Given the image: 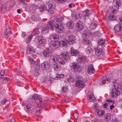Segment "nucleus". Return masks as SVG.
I'll use <instances>...</instances> for the list:
<instances>
[{
  "instance_id": "f257e3e1",
  "label": "nucleus",
  "mask_w": 122,
  "mask_h": 122,
  "mask_svg": "<svg viewBox=\"0 0 122 122\" xmlns=\"http://www.w3.org/2000/svg\"><path fill=\"white\" fill-rule=\"evenodd\" d=\"M122 86L120 81L118 79L115 80L114 85V88L112 89L111 94L112 97H116L118 96V92H120L122 90Z\"/></svg>"
},
{
  "instance_id": "f03ea898",
  "label": "nucleus",
  "mask_w": 122,
  "mask_h": 122,
  "mask_svg": "<svg viewBox=\"0 0 122 122\" xmlns=\"http://www.w3.org/2000/svg\"><path fill=\"white\" fill-rule=\"evenodd\" d=\"M63 20V18L62 17L60 18H56L55 19L56 22L55 23V30L58 33H61L64 32V27L61 24L62 21Z\"/></svg>"
},
{
  "instance_id": "7ed1b4c3",
  "label": "nucleus",
  "mask_w": 122,
  "mask_h": 122,
  "mask_svg": "<svg viewBox=\"0 0 122 122\" xmlns=\"http://www.w3.org/2000/svg\"><path fill=\"white\" fill-rule=\"evenodd\" d=\"M71 69L74 73L80 72V66L79 64L75 62H71L70 64Z\"/></svg>"
},
{
  "instance_id": "20e7f679",
  "label": "nucleus",
  "mask_w": 122,
  "mask_h": 122,
  "mask_svg": "<svg viewBox=\"0 0 122 122\" xmlns=\"http://www.w3.org/2000/svg\"><path fill=\"white\" fill-rule=\"evenodd\" d=\"M66 39L70 44H72L75 43L72 33L69 31H67L66 33Z\"/></svg>"
},
{
  "instance_id": "39448f33",
  "label": "nucleus",
  "mask_w": 122,
  "mask_h": 122,
  "mask_svg": "<svg viewBox=\"0 0 122 122\" xmlns=\"http://www.w3.org/2000/svg\"><path fill=\"white\" fill-rule=\"evenodd\" d=\"M49 9L47 10V13L49 15L52 14L54 13V11L55 9V4L53 2L49 3L48 5Z\"/></svg>"
},
{
  "instance_id": "423d86ee",
  "label": "nucleus",
  "mask_w": 122,
  "mask_h": 122,
  "mask_svg": "<svg viewBox=\"0 0 122 122\" xmlns=\"http://www.w3.org/2000/svg\"><path fill=\"white\" fill-rule=\"evenodd\" d=\"M61 53L59 56L60 59L67 60L69 58V54L66 50L63 49Z\"/></svg>"
},
{
  "instance_id": "0eeeda50",
  "label": "nucleus",
  "mask_w": 122,
  "mask_h": 122,
  "mask_svg": "<svg viewBox=\"0 0 122 122\" xmlns=\"http://www.w3.org/2000/svg\"><path fill=\"white\" fill-rule=\"evenodd\" d=\"M43 56L46 58L50 57L52 55L51 50L48 48H47L42 52Z\"/></svg>"
},
{
  "instance_id": "6e6552de",
  "label": "nucleus",
  "mask_w": 122,
  "mask_h": 122,
  "mask_svg": "<svg viewBox=\"0 0 122 122\" xmlns=\"http://www.w3.org/2000/svg\"><path fill=\"white\" fill-rule=\"evenodd\" d=\"M35 52V51L34 48L30 46V45H28L27 46L26 52L27 56L30 57V55Z\"/></svg>"
},
{
  "instance_id": "1a4fd4ad",
  "label": "nucleus",
  "mask_w": 122,
  "mask_h": 122,
  "mask_svg": "<svg viewBox=\"0 0 122 122\" xmlns=\"http://www.w3.org/2000/svg\"><path fill=\"white\" fill-rule=\"evenodd\" d=\"M37 39V43L39 45L43 46L46 43V40L43 37L38 36Z\"/></svg>"
},
{
  "instance_id": "9d476101",
  "label": "nucleus",
  "mask_w": 122,
  "mask_h": 122,
  "mask_svg": "<svg viewBox=\"0 0 122 122\" xmlns=\"http://www.w3.org/2000/svg\"><path fill=\"white\" fill-rule=\"evenodd\" d=\"M113 5L116 4V8L118 10L119 9L122 10V4L121 2L119 0H114L112 2Z\"/></svg>"
},
{
  "instance_id": "9b49d317",
  "label": "nucleus",
  "mask_w": 122,
  "mask_h": 122,
  "mask_svg": "<svg viewBox=\"0 0 122 122\" xmlns=\"http://www.w3.org/2000/svg\"><path fill=\"white\" fill-rule=\"evenodd\" d=\"M76 85L77 87L81 88L84 87L85 83L82 80H80L79 79L76 82Z\"/></svg>"
},
{
  "instance_id": "f8f14e48",
  "label": "nucleus",
  "mask_w": 122,
  "mask_h": 122,
  "mask_svg": "<svg viewBox=\"0 0 122 122\" xmlns=\"http://www.w3.org/2000/svg\"><path fill=\"white\" fill-rule=\"evenodd\" d=\"M49 45L51 49L54 50L57 49L59 46L58 43L53 41L50 42Z\"/></svg>"
},
{
  "instance_id": "ddd939ff",
  "label": "nucleus",
  "mask_w": 122,
  "mask_h": 122,
  "mask_svg": "<svg viewBox=\"0 0 122 122\" xmlns=\"http://www.w3.org/2000/svg\"><path fill=\"white\" fill-rule=\"evenodd\" d=\"M76 26L77 31H80L83 28L82 22L80 21H78L76 24Z\"/></svg>"
},
{
  "instance_id": "4468645a",
  "label": "nucleus",
  "mask_w": 122,
  "mask_h": 122,
  "mask_svg": "<svg viewBox=\"0 0 122 122\" xmlns=\"http://www.w3.org/2000/svg\"><path fill=\"white\" fill-rule=\"evenodd\" d=\"M86 60V57L85 56L82 55H79L77 59V61L78 62L84 63Z\"/></svg>"
},
{
  "instance_id": "2eb2a0df",
  "label": "nucleus",
  "mask_w": 122,
  "mask_h": 122,
  "mask_svg": "<svg viewBox=\"0 0 122 122\" xmlns=\"http://www.w3.org/2000/svg\"><path fill=\"white\" fill-rule=\"evenodd\" d=\"M50 64L48 61H45L41 65V68L42 70H45L49 68Z\"/></svg>"
},
{
  "instance_id": "dca6fc26",
  "label": "nucleus",
  "mask_w": 122,
  "mask_h": 122,
  "mask_svg": "<svg viewBox=\"0 0 122 122\" xmlns=\"http://www.w3.org/2000/svg\"><path fill=\"white\" fill-rule=\"evenodd\" d=\"M95 70L92 65V64L89 65L87 69V73L90 75L95 72Z\"/></svg>"
},
{
  "instance_id": "f3484780",
  "label": "nucleus",
  "mask_w": 122,
  "mask_h": 122,
  "mask_svg": "<svg viewBox=\"0 0 122 122\" xmlns=\"http://www.w3.org/2000/svg\"><path fill=\"white\" fill-rule=\"evenodd\" d=\"M87 97L88 100L90 102H92L95 100L96 98L92 93L89 92L87 94Z\"/></svg>"
},
{
  "instance_id": "a211bd4d",
  "label": "nucleus",
  "mask_w": 122,
  "mask_h": 122,
  "mask_svg": "<svg viewBox=\"0 0 122 122\" xmlns=\"http://www.w3.org/2000/svg\"><path fill=\"white\" fill-rule=\"evenodd\" d=\"M100 80L103 84H107L108 82H110V79L106 76H103Z\"/></svg>"
},
{
  "instance_id": "6ab92c4d",
  "label": "nucleus",
  "mask_w": 122,
  "mask_h": 122,
  "mask_svg": "<svg viewBox=\"0 0 122 122\" xmlns=\"http://www.w3.org/2000/svg\"><path fill=\"white\" fill-rule=\"evenodd\" d=\"M70 53L72 56H76L79 55V51L76 50H75L72 47H71L70 50Z\"/></svg>"
},
{
  "instance_id": "aec40b11",
  "label": "nucleus",
  "mask_w": 122,
  "mask_h": 122,
  "mask_svg": "<svg viewBox=\"0 0 122 122\" xmlns=\"http://www.w3.org/2000/svg\"><path fill=\"white\" fill-rule=\"evenodd\" d=\"M41 28H35L33 30L32 33L34 35L38 36L41 33Z\"/></svg>"
},
{
  "instance_id": "412c9836",
  "label": "nucleus",
  "mask_w": 122,
  "mask_h": 122,
  "mask_svg": "<svg viewBox=\"0 0 122 122\" xmlns=\"http://www.w3.org/2000/svg\"><path fill=\"white\" fill-rule=\"evenodd\" d=\"M6 29L5 35V37L7 38L11 34V29L9 26H7L6 27Z\"/></svg>"
},
{
  "instance_id": "4be33fe9",
  "label": "nucleus",
  "mask_w": 122,
  "mask_h": 122,
  "mask_svg": "<svg viewBox=\"0 0 122 122\" xmlns=\"http://www.w3.org/2000/svg\"><path fill=\"white\" fill-rule=\"evenodd\" d=\"M41 29V33L43 34H45L48 33L49 31V28L46 25H44Z\"/></svg>"
},
{
  "instance_id": "5701e85b",
  "label": "nucleus",
  "mask_w": 122,
  "mask_h": 122,
  "mask_svg": "<svg viewBox=\"0 0 122 122\" xmlns=\"http://www.w3.org/2000/svg\"><path fill=\"white\" fill-rule=\"evenodd\" d=\"M83 42L85 45H87L88 46H91L92 45L91 42L88 39L86 38H84Z\"/></svg>"
},
{
  "instance_id": "b1692460",
  "label": "nucleus",
  "mask_w": 122,
  "mask_h": 122,
  "mask_svg": "<svg viewBox=\"0 0 122 122\" xmlns=\"http://www.w3.org/2000/svg\"><path fill=\"white\" fill-rule=\"evenodd\" d=\"M36 5H33L30 6L28 10L30 13H34L36 12Z\"/></svg>"
},
{
  "instance_id": "393cba45",
  "label": "nucleus",
  "mask_w": 122,
  "mask_h": 122,
  "mask_svg": "<svg viewBox=\"0 0 122 122\" xmlns=\"http://www.w3.org/2000/svg\"><path fill=\"white\" fill-rule=\"evenodd\" d=\"M32 98L36 100H39V102H41L42 101V99L41 96L36 94H35L33 95V96L32 97Z\"/></svg>"
},
{
  "instance_id": "a878e982",
  "label": "nucleus",
  "mask_w": 122,
  "mask_h": 122,
  "mask_svg": "<svg viewBox=\"0 0 122 122\" xmlns=\"http://www.w3.org/2000/svg\"><path fill=\"white\" fill-rule=\"evenodd\" d=\"M115 5L113 6L110 8V10L111 11L112 13L115 15L117 14L118 12V9L116 8Z\"/></svg>"
},
{
  "instance_id": "bb28decb",
  "label": "nucleus",
  "mask_w": 122,
  "mask_h": 122,
  "mask_svg": "<svg viewBox=\"0 0 122 122\" xmlns=\"http://www.w3.org/2000/svg\"><path fill=\"white\" fill-rule=\"evenodd\" d=\"M92 12L91 10H86L85 11H83L82 13V15L83 17H85L90 15Z\"/></svg>"
},
{
  "instance_id": "cd10ccee",
  "label": "nucleus",
  "mask_w": 122,
  "mask_h": 122,
  "mask_svg": "<svg viewBox=\"0 0 122 122\" xmlns=\"http://www.w3.org/2000/svg\"><path fill=\"white\" fill-rule=\"evenodd\" d=\"M121 25L119 24L116 25L114 27L115 31L118 32L121 31L122 29V27Z\"/></svg>"
},
{
  "instance_id": "c85d7f7f",
  "label": "nucleus",
  "mask_w": 122,
  "mask_h": 122,
  "mask_svg": "<svg viewBox=\"0 0 122 122\" xmlns=\"http://www.w3.org/2000/svg\"><path fill=\"white\" fill-rule=\"evenodd\" d=\"M95 53L97 56L99 55L100 53L102 51L101 49L99 47H97L95 48Z\"/></svg>"
},
{
  "instance_id": "c756f323",
  "label": "nucleus",
  "mask_w": 122,
  "mask_h": 122,
  "mask_svg": "<svg viewBox=\"0 0 122 122\" xmlns=\"http://www.w3.org/2000/svg\"><path fill=\"white\" fill-rule=\"evenodd\" d=\"M49 29H52V28L55 27V25L54 24L52 21H50L47 23V25H46Z\"/></svg>"
},
{
  "instance_id": "7c9ffc66",
  "label": "nucleus",
  "mask_w": 122,
  "mask_h": 122,
  "mask_svg": "<svg viewBox=\"0 0 122 122\" xmlns=\"http://www.w3.org/2000/svg\"><path fill=\"white\" fill-rule=\"evenodd\" d=\"M111 114L110 113H106L104 116V119L106 122H108L110 119Z\"/></svg>"
},
{
  "instance_id": "2f4dec72",
  "label": "nucleus",
  "mask_w": 122,
  "mask_h": 122,
  "mask_svg": "<svg viewBox=\"0 0 122 122\" xmlns=\"http://www.w3.org/2000/svg\"><path fill=\"white\" fill-rule=\"evenodd\" d=\"M31 104L29 102H27L25 105V109L26 111H29L30 110Z\"/></svg>"
},
{
  "instance_id": "473e14b6",
  "label": "nucleus",
  "mask_w": 122,
  "mask_h": 122,
  "mask_svg": "<svg viewBox=\"0 0 122 122\" xmlns=\"http://www.w3.org/2000/svg\"><path fill=\"white\" fill-rule=\"evenodd\" d=\"M50 58L52 60L53 62H54L55 63H57L58 61V58L57 57L53 56L52 55Z\"/></svg>"
},
{
  "instance_id": "72a5a7b5",
  "label": "nucleus",
  "mask_w": 122,
  "mask_h": 122,
  "mask_svg": "<svg viewBox=\"0 0 122 122\" xmlns=\"http://www.w3.org/2000/svg\"><path fill=\"white\" fill-rule=\"evenodd\" d=\"M66 25L70 29H72L73 28L74 24L72 21L70 20V21L68 22Z\"/></svg>"
},
{
  "instance_id": "f704fd0d",
  "label": "nucleus",
  "mask_w": 122,
  "mask_h": 122,
  "mask_svg": "<svg viewBox=\"0 0 122 122\" xmlns=\"http://www.w3.org/2000/svg\"><path fill=\"white\" fill-rule=\"evenodd\" d=\"M40 11L41 12L44 11H47V7L45 5H41L39 8Z\"/></svg>"
},
{
  "instance_id": "c9c22d12",
  "label": "nucleus",
  "mask_w": 122,
  "mask_h": 122,
  "mask_svg": "<svg viewBox=\"0 0 122 122\" xmlns=\"http://www.w3.org/2000/svg\"><path fill=\"white\" fill-rule=\"evenodd\" d=\"M105 40L101 39H99L98 41V45L100 46H102L105 44Z\"/></svg>"
},
{
  "instance_id": "e433bc0d",
  "label": "nucleus",
  "mask_w": 122,
  "mask_h": 122,
  "mask_svg": "<svg viewBox=\"0 0 122 122\" xmlns=\"http://www.w3.org/2000/svg\"><path fill=\"white\" fill-rule=\"evenodd\" d=\"M98 58L100 59H103L105 57V52L104 51H102L101 53H100L99 55L97 56Z\"/></svg>"
},
{
  "instance_id": "4c0bfd02",
  "label": "nucleus",
  "mask_w": 122,
  "mask_h": 122,
  "mask_svg": "<svg viewBox=\"0 0 122 122\" xmlns=\"http://www.w3.org/2000/svg\"><path fill=\"white\" fill-rule=\"evenodd\" d=\"M60 43H62V46H67V44L69 43L67 40L63 41H60Z\"/></svg>"
},
{
  "instance_id": "58836bf2",
  "label": "nucleus",
  "mask_w": 122,
  "mask_h": 122,
  "mask_svg": "<svg viewBox=\"0 0 122 122\" xmlns=\"http://www.w3.org/2000/svg\"><path fill=\"white\" fill-rule=\"evenodd\" d=\"M97 24L95 23H92L90 26V28L91 30L95 29L97 27Z\"/></svg>"
},
{
  "instance_id": "ea45409f",
  "label": "nucleus",
  "mask_w": 122,
  "mask_h": 122,
  "mask_svg": "<svg viewBox=\"0 0 122 122\" xmlns=\"http://www.w3.org/2000/svg\"><path fill=\"white\" fill-rule=\"evenodd\" d=\"M105 113V111L104 110H100L97 112V114L99 117H101L103 116Z\"/></svg>"
},
{
  "instance_id": "a19ab883",
  "label": "nucleus",
  "mask_w": 122,
  "mask_h": 122,
  "mask_svg": "<svg viewBox=\"0 0 122 122\" xmlns=\"http://www.w3.org/2000/svg\"><path fill=\"white\" fill-rule=\"evenodd\" d=\"M68 91V88L67 87L63 86L62 87L61 90V92L62 93L66 94Z\"/></svg>"
},
{
  "instance_id": "79ce46f5",
  "label": "nucleus",
  "mask_w": 122,
  "mask_h": 122,
  "mask_svg": "<svg viewBox=\"0 0 122 122\" xmlns=\"http://www.w3.org/2000/svg\"><path fill=\"white\" fill-rule=\"evenodd\" d=\"M7 6H8V5H4V6H3V7H2L1 11L3 13H5L8 10V9H7Z\"/></svg>"
},
{
  "instance_id": "37998d69",
  "label": "nucleus",
  "mask_w": 122,
  "mask_h": 122,
  "mask_svg": "<svg viewBox=\"0 0 122 122\" xmlns=\"http://www.w3.org/2000/svg\"><path fill=\"white\" fill-rule=\"evenodd\" d=\"M9 101L6 98H5L4 99L1 100L0 102V103L2 105H5Z\"/></svg>"
},
{
  "instance_id": "c03bdc74",
  "label": "nucleus",
  "mask_w": 122,
  "mask_h": 122,
  "mask_svg": "<svg viewBox=\"0 0 122 122\" xmlns=\"http://www.w3.org/2000/svg\"><path fill=\"white\" fill-rule=\"evenodd\" d=\"M117 18L116 16L114 15H110L108 17V19L109 20H115Z\"/></svg>"
},
{
  "instance_id": "a18cd8bd",
  "label": "nucleus",
  "mask_w": 122,
  "mask_h": 122,
  "mask_svg": "<svg viewBox=\"0 0 122 122\" xmlns=\"http://www.w3.org/2000/svg\"><path fill=\"white\" fill-rule=\"evenodd\" d=\"M52 36L54 39L56 40V41H58L59 40V36L57 34H53Z\"/></svg>"
},
{
  "instance_id": "49530a36",
  "label": "nucleus",
  "mask_w": 122,
  "mask_h": 122,
  "mask_svg": "<svg viewBox=\"0 0 122 122\" xmlns=\"http://www.w3.org/2000/svg\"><path fill=\"white\" fill-rule=\"evenodd\" d=\"M58 66H59L56 63H55L53 65L52 68L55 71H58V69L59 68Z\"/></svg>"
},
{
  "instance_id": "de8ad7c7",
  "label": "nucleus",
  "mask_w": 122,
  "mask_h": 122,
  "mask_svg": "<svg viewBox=\"0 0 122 122\" xmlns=\"http://www.w3.org/2000/svg\"><path fill=\"white\" fill-rule=\"evenodd\" d=\"M33 37V35H30L25 40V41L26 43H29V42L30 41Z\"/></svg>"
},
{
  "instance_id": "09e8293b",
  "label": "nucleus",
  "mask_w": 122,
  "mask_h": 122,
  "mask_svg": "<svg viewBox=\"0 0 122 122\" xmlns=\"http://www.w3.org/2000/svg\"><path fill=\"white\" fill-rule=\"evenodd\" d=\"M34 68L35 69V70H37L39 69L40 68V65L36 62V63L35 64V65L34 66Z\"/></svg>"
},
{
  "instance_id": "8fccbe9b",
  "label": "nucleus",
  "mask_w": 122,
  "mask_h": 122,
  "mask_svg": "<svg viewBox=\"0 0 122 122\" xmlns=\"http://www.w3.org/2000/svg\"><path fill=\"white\" fill-rule=\"evenodd\" d=\"M47 80V78L46 76H43L41 79V81L43 83H45Z\"/></svg>"
},
{
  "instance_id": "3c124183",
  "label": "nucleus",
  "mask_w": 122,
  "mask_h": 122,
  "mask_svg": "<svg viewBox=\"0 0 122 122\" xmlns=\"http://www.w3.org/2000/svg\"><path fill=\"white\" fill-rule=\"evenodd\" d=\"M66 60L61 59V60L59 61V62L62 65H65L66 62Z\"/></svg>"
},
{
  "instance_id": "603ef678",
  "label": "nucleus",
  "mask_w": 122,
  "mask_h": 122,
  "mask_svg": "<svg viewBox=\"0 0 122 122\" xmlns=\"http://www.w3.org/2000/svg\"><path fill=\"white\" fill-rule=\"evenodd\" d=\"M38 71V70H35L34 73H33V75L34 76H37L39 75Z\"/></svg>"
},
{
  "instance_id": "864d4df0",
  "label": "nucleus",
  "mask_w": 122,
  "mask_h": 122,
  "mask_svg": "<svg viewBox=\"0 0 122 122\" xmlns=\"http://www.w3.org/2000/svg\"><path fill=\"white\" fill-rule=\"evenodd\" d=\"M73 115L74 118L76 119H77L78 118V114L77 112H75L73 114Z\"/></svg>"
},
{
  "instance_id": "5fc2aeb1",
  "label": "nucleus",
  "mask_w": 122,
  "mask_h": 122,
  "mask_svg": "<svg viewBox=\"0 0 122 122\" xmlns=\"http://www.w3.org/2000/svg\"><path fill=\"white\" fill-rule=\"evenodd\" d=\"M91 46H88L86 49H85V51L86 52L87 54H89L90 52V49Z\"/></svg>"
},
{
  "instance_id": "6e6d98bb",
  "label": "nucleus",
  "mask_w": 122,
  "mask_h": 122,
  "mask_svg": "<svg viewBox=\"0 0 122 122\" xmlns=\"http://www.w3.org/2000/svg\"><path fill=\"white\" fill-rule=\"evenodd\" d=\"M36 63V62L34 60H32L30 62V64L31 65V67H32L33 66H34Z\"/></svg>"
},
{
  "instance_id": "4d7b16f0",
  "label": "nucleus",
  "mask_w": 122,
  "mask_h": 122,
  "mask_svg": "<svg viewBox=\"0 0 122 122\" xmlns=\"http://www.w3.org/2000/svg\"><path fill=\"white\" fill-rule=\"evenodd\" d=\"M31 18L32 20L34 21H36L37 20V18L33 15H32Z\"/></svg>"
},
{
  "instance_id": "13d9d810",
  "label": "nucleus",
  "mask_w": 122,
  "mask_h": 122,
  "mask_svg": "<svg viewBox=\"0 0 122 122\" xmlns=\"http://www.w3.org/2000/svg\"><path fill=\"white\" fill-rule=\"evenodd\" d=\"M57 75L56 77L57 78H62L64 77V75L63 74H60L59 75V74H57Z\"/></svg>"
},
{
  "instance_id": "bf43d9fd",
  "label": "nucleus",
  "mask_w": 122,
  "mask_h": 122,
  "mask_svg": "<svg viewBox=\"0 0 122 122\" xmlns=\"http://www.w3.org/2000/svg\"><path fill=\"white\" fill-rule=\"evenodd\" d=\"M107 102H108V103H109L110 104H113L114 103V102L111 100L109 99L107 100Z\"/></svg>"
},
{
  "instance_id": "052dcab7",
  "label": "nucleus",
  "mask_w": 122,
  "mask_h": 122,
  "mask_svg": "<svg viewBox=\"0 0 122 122\" xmlns=\"http://www.w3.org/2000/svg\"><path fill=\"white\" fill-rule=\"evenodd\" d=\"M4 70H1L0 72V75L1 76V78H3L5 74Z\"/></svg>"
},
{
  "instance_id": "680f3d73",
  "label": "nucleus",
  "mask_w": 122,
  "mask_h": 122,
  "mask_svg": "<svg viewBox=\"0 0 122 122\" xmlns=\"http://www.w3.org/2000/svg\"><path fill=\"white\" fill-rule=\"evenodd\" d=\"M75 18L76 19H78L80 18L81 17L80 15L79 14H76L75 15Z\"/></svg>"
},
{
  "instance_id": "e2e57ef3",
  "label": "nucleus",
  "mask_w": 122,
  "mask_h": 122,
  "mask_svg": "<svg viewBox=\"0 0 122 122\" xmlns=\"http://www.w3.org/2000/svg\"><path fill=\"white\" fill-rule=\"evenodd\" d=\"M119 24L122 25V17L119 18V20H118Z\"/></svg>"
},
{
  "instance_id": "0e129e2a",
  "label": "nucleus",
  "mask_w": 122,
  "mask_h": 122,
  "mask_svg": "<svg viewBox=\"0 0 122 122\" xmlns=\"http://www.w3.org/2000/svg\"><path fill=\"white\" fill-rule=\"evenodd\" d=\"M92 122H100L97 118H94L92 121Z\"/></svg>"
},
{
  "instance_id": "69168bd1",
  "label": "nucleus",
  "mask_w": 122,
  "mask_h": 122,
  "mask_svg": "<svg viewBox=\"0 0 122 122\" xmlns=\"http://www.w3.org/2000/svg\"><path fill=\"white\" fill-rule=\"evenodd\" d=\"M41 109H39L36 111V112L38 113L39 114H40L41 113Z\"/></svg>"
},
{
  "instance_id": "338daca9",
  "label": "nucleus",
  "mask_w": 122,
  "mask_h": 122,
  "mask_svg": "<svg viewBox=\"0 0 122 122\" xmlns=\"http://www.w3.org/2000/svg\"><path fill=\"white\" fill-rule=\"evenodd\" d=\"M15 120L14 118H12L9 121H8L7 122H15Z\"/></svg>"
},
{
  "instance_id": "774afa93",
  "label": "nucleus",
  "mask_w": 122,
  "mask_h": 122,
  "mask_svg": "<svg viewBox=\"0 0 122 122\" xmlns=\"http://www.w3.org/2000/svg\"><path fill=\"white\" fill-rule=\"evenodd\" d=\"M112 122H120L117 119H112Z\"/></svg>"
}]
</instances>
